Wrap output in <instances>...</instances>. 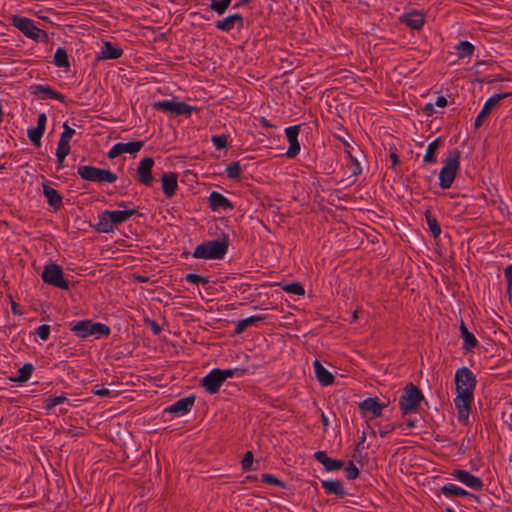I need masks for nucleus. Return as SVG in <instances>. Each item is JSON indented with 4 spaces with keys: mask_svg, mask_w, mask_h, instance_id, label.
<instances>
[{
    "mask_svg": "<svg viewBox=\"0 0 512 512\" xmlns=\"http://www.w3.org/2000/svg\"><path fill=\"white\" fill-rule=\"evenodd\" d=\"M77 173L82 179L96 183H113L117 180L116 174L110 170L90 165L78 167Z\"/></svg>",
    "mask_w": 512,
    "mask_h": 512,
    "instance_id": "nucleus-5",
    "label": "nucleus"
},
{
    "mask_svg": "<svg viewBox=\"0 0 512 512\" xmlns=\"http://www.w3.org/2000/svg\"><path fill=\"white\" fill-rule=\"evenodd\" d=\"M321 422L324 427L329 426V420H328L327 416L324 414V412L321 413Z\"/></svg>",
    "mask_w": 512,
    "mask_h": 512,
    "instance_id": "nucleus-64",
    "label": "nucleus"
},
{
    "mask_svg": "<svg viewBox=\"0 0 512 512\" xmlns=\"http://www.w3.org/2000/svg\"><path fill=\"white\" fill-rule=\"evenodd\" d=\"M11 21L13 26L20 30V32H44L42 29L35 26L31 19L26 17L15 15L11 17Z\"/></svg>",
    "mask_w": 512,
    "mask_h": 512,
    "instance_id": "nucleus-18",
    "label": "nucleus"
},
{
    "mask_svg": "<svg viewBox=\"0 0 512 512\" xmlns=\"http://www.w3.org/2000/svg\"><path fill=\"white\" fill-rule=\"evenodd\" d=\"M145 322L150 326L155 335H158L161 332V327L154 320L147 319Z\"/></svg>",
    "mask_w": 512,
    "mask_h": 512,
    "instance_id": "nucleus-56",
    "label": "nucleus"
},
{
    "mask_svg": "<svg viewBox=\"0 0 512 512\" xmlns=\"http://www.w3.org/2000/svg\"><path fill=\"white\" fill-rule=\"evenodd\" d=\"M75 134V130L71 128L67 122L63 123V133L60 136L61 140H65L67 142H70L71 138Z\"/></svg>",
    "mask_w": 512,
    "mask_h": 512,
    "instance_id": "nucleus-50",
    "label": "nucleus"
},
{
    "mask_svg": "<svg viewBox=\"0 0 512 512\" xmlns=\"http://www.w3.org/2000/svg\"><path fill=\"white\" fill-rule=\"evenodd\" d=\"M476 387V378L474 374L466 367L458 369L455 373L456 393L474 394Z\"/></svg>",
    "mask_w": 512,
    "mask_h": 512,
    "instance_id": "nucleus-7",
    "label": "nucleus"
},
{
    "mask_svg": "<svg viewBox=\"0 0 512 512\" xmlns=\"http://www.w3.org/2000/svg\"><path fill=\"white\" fill-rule=\"evenodd\" d=\"M253 464V453L251 451H247L241 461L242 469L244 471L251 470V466Z\"/></svg>",
    "mask_w": 512,
    "mask_h": 512,
    "instance_id": "nucleus-49",
    "label": "nucleus"
},
{
    "mask_svg": "<svg viewBox=\"0 0 512 512\" xmlns=\"http://www.w3.org/2000/svg\"><path fill=\"white\" fill-rule=\"evenodd\" d=\"M94 393L99 396H110L111 395V391L107 388H101L99 390L94 391Z\"/></svg>",
    "mask_w": 512,
    "mask_h": 512,
    "instance_id": "nucleus-61",
    "label": "nucleus"
},
{
    "mask_svg": "<svg viewBox=\"0 0 512 512\" xmlns=\"http://www.w3.org/2000/svg\"><path fill=\"white\" fill-rule=\"evenodd\" d=\"M394 430H395V425L391 424V423H388V424H385L382 426L379 425V428H378L379 435L381 437H385L386 435H388L389 433H391Z\"/></svg>",
    "mask_w": 512,
    "mask_h": 512,
    "instance_id": "nucleus-54",
    "label": "nucleus"
},
{
    "mask_svg": "<svg viewBox=\"0 0 512 512\" xmlns=\"http://www.w3.org/2000/svg\"><path fill=\"white\" fill-rule=\"evenodd\" d=\"M26 36L34 39V40H39L40 38H43L45 39L46 41L48 40V35L47 34H36V33H33V34H25Z\"/></svg>",
    "mask_w": 512,
    "mask_h": 512,
    "instance_id": "nucleus-60",
    "label": "nucleus"
},
{
    "mask_svg": "<svg viewBox=\"0 0 512 512\" xmlns=\"http://www.w3.org/2000/svg\"><path fill=\"white\" fill-rule=\"evenodd\" d=\"M441 492L447 496V497H450V496H458V497H466V496H471V494L466 491L465 489L455 485V484H452V483H449V484H446L444 485L442 488H441Z\"/></svg>",
    "mask_w": 512,
    "mask_h": 512,
    "instance_id": "nucleus-29",
    "label": "nucleus"
},
{
    "mask_svg": "<svg viewBox=\"0 0 512 512\" xmlns=\"http://www.w3.org/2000/svg\"><path fill=\"white\" fill-rule=\"evenodd\" d=\"M321 485L326 493L335 494L340 498L345 495V491L340 480H324L321 482Z\"/></svg>",
    "mask_w": 512,
    "mask_h": 512,
    "instance_id": "nucleus-26",
    "label": "nucleus"
},
{
    "mask_svg": "<svg viewBox=\"0 0 512 512\" xmlns=\"http://www.w3.org/2000/svg\"><path fill=\"white\" fill-rule=\"evenodd\" d=\"M154 160L151 157L143 158L137 168V178L139 183L145 186H151L153 182L152 168Z\"/></svg>",
    "mask_w": 512,
    "mask_h": 512,
    "instance_id": "nucleus-9",
    "label": "nucleus"
},
{
    "mask_svg": "<svg viewBox=\"0 0 512 512\" xmlns=\"http://www.w3.org/2000/svg\"><path fill=\"white\" fill-rule=\"evenodd\" d=\"M42 279L45 283L57 288L68 290L69 282L64 279L61 267L55 263H50L44 267Z\"/></svg>",
    "mask_w": 512,
    "mask_h": 512,
    "instance_id": "nucleus-6",
    "label": "nucleus"
},
{
    "mask_svg": "<svg viewBox=\"0 0 512 512\" xmlns=\"http://www.w3.org/2000/svg\"><path fill=\"white\" fill-rule=\"evenodd\" d=\"M194 402L195 396H187L177 400L173 405L168 407L166 411L177 415H184L192 409Z\"/></svg>",
    "mask_w": 512,
    "mask_h": 512,
    "instance_id": "nucleus-16",
    "label": "nucleus"
},
{
    "mask_svg": "<svg viewBox=\"0 0 512 512\" xmlns=\"http://www.w3.org/2000/svg\"><path fill=\"white\" fill-rule=\"evenodd\" d=\"M70 330L80 338H86L88 336H108L110 334V328L106 324L95 323L92 320H82L73 324Z\"/></svg>",
    "mask_w": 512,
    "mask_h": 512,
    "instance_id": "nucleus-4",
    "label": "nucleus"
},
{
    "mask_svg": "<svg viewBox=\"0 0 512 512\" xmlns=\"http://www.w3.org/2000/svg\"><path fill=\"white\" fill-rule=\"evenodd\" d=\"M265 318L262 316H250L248 318L238 321L235 327V333L241 334L247 327L254 325L259 321H263Z\"/></svg>",
    "mask_w": 512,
    "mask_h": 512,
    "instance_id": "nucleus-33",
    "label": "nucleus"
},
{
    "mask_svg": "<svg viewBox=\"0 0 512 512\" xmlns=\"http://www.w3.org/2000/svg\"><path fill=\"white\" fill-rule=\"evenodd\" d=\"M121 146L123 153L135 154L142 149V147L144 146V142L133 141L128 143H121Z\"/></svg>",
    "mask_w": 512,
    "mask_h": 512,
    "instance_id": "nucleus-38",
    "label": "nucleus"
},
{
    "mask_svg": "<svg viewBox=\"0 0 512 512\" xmlns=\"http://www.w3.org/2000/svg\"><path fill=\"white\" fill-rule=\"evenodd\" d=\"M114 229L115 227L111 219L110 211L105 210L101 214H99L98 222L95 225V230L100 233H110L113 232Z\"/></svg>",
    "mask_w": 512,
    "mask_h": 512,
    "instance_id": "nucleus-22",
    "label": "nucleus"
},
{
    "mask_svg": "<svg viewBox=\"0 0 512 512\" xmlns=\"http://www.w3.org/2000/svg\"><path fill=\"white\" fill-rule=\"evenodd\" d=\"M425 218L431 233L435 238H437L441 233V227L438 221L429 210L425 211Z\"/></svg>",
    "mask_w": 512,
    "mask_h": 512,
    "instance_id": "nucleus-35",
    "label": "nucleus"
},
{
    "mask_svg": "<svg viewBox=\"0 0 512 512\" xmlns=\"http://www.w3.org/2000/svg\"><path fill=\"white\" fill-rule=\"evenodd\" d=\"M390 158L392 161V168H395L399 164V157L395 152H391Z\"/></svg>",
    "mask_w": 512,
    "mask_h": 512,
    "instance_id": "nucleus-63",
    "label": "nucleus"
},
{
    "mask_svg": "<svg viewBox=\"0 0 512 512\" xmlns=\"http://www.w3.org/2000/svg\"><path fill=\"white\" fill-rule=\"evenodd\" d=\"M44 131V129H39L38 127L28 129V137L34 146L39 147L41 145V137Z\"/></svg>",
    "mask_w": 512,
    "mask_h": 512,
    "instance_id": "nucleus-39",
    "label": "nucleus"
},
{
    "mask_svg": "<svg viewBox=\"0 0 512 512\" xmlns=\"http://www.w3.org/2000/svg\"><path fill=\"white\" fill-rule=\"evenodd\" d=\"M36 334L39 336L41 340L46 341L50 335V326L46 324L40 325L36 329Z\"/></svg>",
    "mask_w": 512,
    "mask_h": 512,
    "instance_id": "nucleus-51",
    "label": "nucleus"
},
{
    "mask_svg": "<svg viewBox=\"0 0 512 512\" xmlns=\"http://www.w3.org/2000/svg\"><path fill=\"white\" fill-rule=\"evenodd\" d=\"M123 55V49L112 44L110 41H103L100 52L97 53L95 60L97 62L110 59H118Z\"/></svg>",
    "mask_w": 512,
    "mask_h": 512,
    "instance_id": "nucleus-10",
    "label": "nucleus"
},
{
    "mask_svg": "<svg viewBox=\"0 0 512 512\" xmlns=\"http://www.w3.org/2000/svg\"><path fill=\"white\" fill-rule=\"evenodd\" d=\"M283 290L287 293H293L295 295L302 296L305 294V290L300 283H289L283 286Z\"/></svg>",
    "mask_w": 512,
    "mask_h": 512,
    "instance_id": "nucleus-44",
    "label": "nucleus"
},
{
    "mask_svg": "<svg viewBox=\"0 0 512 512\" xmlns=\"http://www.w3.org/2000/svg\"><path fill=\"white\" fill-rule=\"evenodd\" d=\"M69 153H70L69 142L59 139L57 150H56L57 163H58L59 167H63L64 160Z\"/></svg>",
    "mask_w": 512,
    "mask_h": 512,
    "instance_id": "nucleus-31",
    "label": "nucleus"
},
{
    "mask_svg": "<svg viewBox=\"0 0 512 512\" xmlns=\"http://www.w3.org/2000/svg\"><path fill=\"white\" fill-rule=\"evenodd\" d=\"M220 377V369H213L202 379V386L209 394H215L219 391L223 384Z\"/></svg>",
    "mask_w": 512,
    "mask_h": 512,
    "instance_id": "nucleus-12",
    "label": "nucleus"
},
{
    "mask_svg": "<svg viewBox=\"0 0 512 512\" xmlns=\"http://www.w3.org/2000/svg\"><path fill=\"white\" fill-rule=\"evenodd\" d=\"M505 279L507 282V294L511 295L512 291V264L508 265L504 270Z\"/></svg>",
    "mask_w": 512,
    "mask_h": 512,
    "instance_id": "nucleus-53",
    "label": "nucleus"
},
{
    "mask_svg": "<svg viewBox=\"0 0 512 512\" xmlns=\"http://www.w3.org/2000/svg\"><path fill=\"white\" fill-rule=\"evenodd\" d=\"M473 395L470 393H456L454 399L455 407L458 412V420L460 422H467L469 418L471 404L473 402Z\"/></svg>",
    "mask_w": 512,
    "mask_h": 512,
    "instance_id": "nucleus-8",
    "label": "nucleus"
},
{
    "mask_svg": "<svg viewBox=\"0 0 512 512\" xmlns=\"http://www.w3.org/2000/svg\"><path fill=\"white\" fill-rule=\"evenodd\" d=\"M54 64L57 67L67 68L69 67V60L67 52L64 48H58L54 54Z\"/></svg>",
    "mask_w": 512,
    "mask_h": 512,
    "instance_id": "nucleus-36",
    "label": "nucleus"
},
{
    "mask_svg": "<svg viewBox=\"0 0 512 512\" xmlns=\"http://www.w3.org/2000/svg\"><path fill=\"white\" fill-rule=\"evenodd\" d=\"M231 0H212L211 9L218 14H222L230 5Z\"/></svg>",
    "mask_w": 512,
    "mask_h": 512,
    "instance_id": "nucleus-45",
    "label": "nucleus"
},
{
    "mask_svg": "<svg viewBox=\"0 0 512 512\" xmlns=\"http://www.w3.org/2000/svg\"><path fill=\"white\" fill-rule=\"evenodd\" d=\"M65 401H66V397L64 394L60 395V396L49 397L44 402L45 403L44 408L49 411V410H52L57 405L64 403Z\"/></svg>",
    "mask_w": 512,
    "mask_h": 512,
    "instance_id": "nucleus-42",
    "label": "nucleus"
},
{
    "mask_svg": "<svg viewBox=\"0 0 512 512\" xmlns=\"http://www.w3.org/2000/svg\"><path fill=\"white\" fill-rule=\"evenodd\" d=\"M34 370V367L30 363L24 364L19 370L18 375L13 378L12 380L15 382H26L30 379L32 372Z\"/></svg>",
    "mask_w": 512,
    "mask_h": 512,
    "instance_id": "nucleus-34",
    "label": "nucleus"
},
{
    "mask_svg": "<svg viewBox=\"0 0 512 512\" xmlns=\"http://www.w3.org/2000/svg\"><path fill=\"white\" fill-rule=\"evenodd\" d=\"M43 193L51 207L58 210L62 206V197L57 190L47 184H43Z\"/></svg>",
    "mask_w": 512,
    "mask_h": 512,
    "instance_id": "nucleus-24",
    "label": "nucleus"
},
{
    "mask_svg": "<svg viewBox=\"0 0 512 512\" xmlns=\"http://www.w3.org/2000/svg\"><path fill=\"white\" fill-rule=\"evenodd\" d=\"M385 407L386 404L379 403L376 397H369L359 404V409L362 412H369L373 417H380Z\"/></svg>",
    "mask_w": 512,
    "mask_h": 512,
    "instance_id": "nucleus-15",
    "label": "nucleus"
},
{
    "mask_svg": "<svg viewBox=\"0 0 512 512\" xmlns=\"http://www.w3.org/2000/svg\"><path fill=\"white\" fill-rule=\"evenodd\" d=\"M175 102L170 100L157 101L153 103V108L162 112H170L173 114Z\"/></svg>",
    "mask_w": 512,
    "mask_h": 512,
    "instance_id": "nucleus-41",
    "label": "nucleus"
},
{
    "mask_svg": "<svg viewBox=\"0 0 512 512\" xmlns=\"http://www.w3.org/2000/svg\"><path fill=\"white\" fill-rule=\"evenodd\" d=\"M227 250V240H210L196 246L193 257L199 259H223Z\"/></svg>",
    "mask_w": 512,
    "mask_h": 512,
    "instance_id": "nucleus-2",
    "label": "nucleus"
},
{
    "mask_svg": "<svg viewBox=\"0 0 512 512\" xmlns=\"http://www.w3.org/2000/svg\"><path fill=\"white\" fill-rule=\"evenodd\" d=\"M400 22L412 30H419L424 24V15L420 12L408 13L400 17Z\"/></svg>",
    "mask_w": 512,
    "mask_h": 512,
    "instance_id": "nucleus-21",
    "label": "nucleus"
},
{
    "mask_svg": "<svg viewBox=\"0 0 512 512\" xmlns=\"http://www.w3.org/2000/svg\"><path fill=\"white\" fill-rule=\"evenodd\" d=\"M299 130V125L290 126L285 129V134L289 141V148L286 151V156L289 158H294L300 151V144L298 142Z\"/></svg>",
    "mask_w": 512,
    "mask_h": 512,
    "instance_id": "nucleus-11",
    "label": "nucleus"
},
{
    "mask_svg": "<svg viewBox=\"0 0 512 512\" xmlns=\"http://www.w3.org/2000/svg\"><path fill=\"white\" fill-rule=\"evenodd\" d=\"M216 28L220 30L242 29L243 18L240 14H233L221 21H217Z\"/></svg>",
    "mask_w": 512,
    "mask_h": 512,
    "instance_id": "nucleus-20",
    "label": "nucleus"
},
{
    "mask_svg": "<svg viewBox=\"0 0 512 512\" xmlns=\"http://www.w3.org/2000/svg\"><path fill=\"white\" fill-rule=\"evenodd\" d=\"M185 279L187 282L189 283H194V284H207L209 282L208 278L206 277H203L201 275H198V274H193V273H189L185 276Z\"/></svg>",
    "mask_w": 512,
    "mask_h": 512,
    "instance_id": "nucleus-46",
    "label": "nucleus"
},
{
    "mask_svg": "<svg viewBox=\"0 0 512 512\" xmlns=\"http://www.w3.org/2000/svg\"><path fill=\"white\" fill-rule=\"evenodd\" d=\"M212 142L217 149H224L227 147V138L225 135L213 136Z\"/></svg>",
    "mask_w": 512,
    "mask_h": 512,
    "instance_id": "nucleus-52",
    "label": "nucleus"
},
{
    "mask_svg": "<svg viewBox=\"0 0 512 512\" xmlns=\"http://www.w3.org/2000/svg\"><path fill=\"white\" fill-rule=\"evenodd\" d=\"M31 88H32V93L35 94V95L39 94V93H43V94H45L49 98L58 100L60 102H64L65 101V96L63 94L53 90L49 86L35 85V86H32Z\"/></svg>",
    "mask_w": 512,
    "mask_h": 512,
    "instance_id": "nucleus-27",
    "label": "nucleus"
},
{
    "mask_svg": "<svg viewBox=\"0 0 512 512\" xmlns=\"http://www.w3.org/2000/svg\"><path fill=\"white\" fill-rule=\"evenodd\" d=\"M453 475L460 482L473 490H481L483 487V483L479 477H476L465 470H455Z\"/></svg>",
    "mask_w": 512,
    "mask_h": 512,
    "instance_id": "nucleus-14",
    "label": "nucleus"
},
{
    "mask_svg": "<svg viewBox=\"0 0 512 512\" xmlns=\"http://www.w3.org/2000/svg\"><path fill=\"white\" fill-rule=\"evenodd\" d=\"M227 176L230 179H237L241 174V166L239 162H232L226 167Z\"/></svg>",
    "mask_w": 512,
    "mask_h": 512,
    "instance_id": "nucleus-43",
    "label": "nucleus"
},
{
    "mask_svg": "<svg viewBox=\"0 0 512 512\" xmlns=\"http://www.w3.org/2000/svg\"><path fill=\"white\" fill-rule=\"evenodd\" d=\"M314 457L325 467L327 471L339 470L344 466V462L342 460L330 458L327 456L325 451L315 452Z\"/></svg>",
    "mask_w": 512,
    "mask_h": 512,
    "instance_id": "nucleus-17",
    "label": "nucleus"
},
{
    "mask_svg": "<svg viewBox=\"0 0 512 512\" xmlns=\"http://www.w3.org/2000/svg\"><path fill=\"white\" fill-rule=\"evenodd\" d=\"M137 213L136 209L123 210V211H110L111 219L114 227L126 222L131 216Z\"/></svg>",
    "mask_w": 512,
    "mask_h": 512,
    "instance_id": "nucleus-28",
    "label": "nucleus"
},
{
    "mask_svg": "<svg viewBox=\"0 0 512 512\" xmlns=\"http://www.w3.org/2000/svg\"><path fill=\"white\" fill-rule=\"evenodd\" d=\"M423 398L421 390L416 385L413 383L407 384L399 399V407L402 413L407 414L417 411Z\"/></svg>",
    "mask_w": 512,
    "mask_h": 512,
    "instance_id": "nucleus-3",
    "label": "nucleus"
},
{
    "mask_svg": "<svg viewBox=\"0 0 512 512\" xmlns=\"http://www.w3.org/2000/svg\"><path fill=\"white\" fill-rule=\"evenodd\" d=\"M122 153L123 152H122L121 143H117L108 152V157L110 159H114V158L118 157L119 155H121Z\"/></svg>",
    "mask_w": 512,
    "mask_h": 512,
    "instance_id": "nucleus-55",
    "label": "nucleus"
},
{
    "mask_svg": "<svg viewBox=\"0 0 512 512\" xmlns=\"http://www.w3.org/2000/svg\"><path fill=\"white\" fill-rule=\"evenodd\" d=\"M460 333L463 338V348L466 351H470L473 348L478 346L477 339L471 332H469V330L467 329V327L463 321H461V323H460Z\"/></svg>",
    "mask_w": 512,
    "mask_h": 512,
    "instance_id": "nucleus-25",
    "label": "nucleus"
},
{
    "mask_svg": "<svg viewBox=\"0 0 512 512\" xmlns=\"http://www.w3.org/2000/svg\"><path fill=\"white\" fill-rule=\"evenodd\" d=\"M455 50L457 51L459 58H465L473 55L475 47L468 41H460L455 46Z\"/></svg>",
    "mask_w": 512,
    "mask_h": 512,
    "instance_id": "nucleus-32",
    "label": "nucleus"
},
{
    "mask_svg": "<svg viewBox=\"0 0 512 512\" xmlns=\"http://www.w3.org/2000/svg\"><path fill=\"white\" fill-rule=\"evenodd\" d=\"M460 151L452 149L448 152L439 173L440 187L448 189L451 187L460 165Z\"/></svg>",
    "mask_w": 512,
    "mask_h": 512,
    "instance_id": "nucleus-1",
    "label": "nucleus"
},
{
    "mask_svg": "<svg viewBox=\"0 0 512 512\" xmlns=\"http://www.w3.org/2000/svg\"><path fill=\"white\" fill-rule=\"evenodd\" d=\"M46 121H47V116L45 113H40L38 115V119H37V126L39 129H44L45 130V126H46Z\"/></svg>",
    "mask_w": 512,
    "mask_h": 512,
    "instance_id": "nucleus-57",
    "label": "nucleus"
},
{
    "mask_svg": "<svg viewBox=\"0 0 512 512\" xmlns=\"http://www.w3.org/2000/svg\"><path fill=\"white\" fill-rule=\"evenodd\" d=\"M314 369L317 380L323 386H328L334 383V376L325 369L319 360L314 361Z\"/></svg>",
    "mask_w": 512,
    "mask_h": 512,
    "instance_id": "nucleus-23",
    "label": "nucleus"
},
{
    "mask_svg": "<svg viewBox=\"0 0 512 512\" xmlns=\"http://www.w3.org/2000/svg\"><path fill=\"white\" fill-rule=\"evenodd\" d=\"M209 206L213 211H216L220 208L222 209H232L233 204L226 198L224 195L217 191L211 192L209 196Z\"/></svg>",
    "mask_w": 512,
    "mask_h": 512,
    "instance_id": "nucleus-19",
    "label": "nucleus"
},
{
    "mask_svg": "<svg viewBox=\"0 0 512 512\" xmlns=\"http://www.w3.org/2000/svg\"><path fill=\"white\" fill-rule=\"evenodd\" d=\"M194 109V107L184 102H175L173 114L190 116Z\"/></svg>",
    "mask_w": 512,
    "mask_h": 512,
    "instance_id": "nucleus-40",
    "label": "nucleus"
},
{
    "mask_svg": "<svg viewBox=\"0 0 512 512\" xmlns=\"http://www.w3.org/2000/svg\"><path fill=\"white\" fill-rule=\"evenodd\" d=\"M441 144V138H436L434 141H432L426 150V153L424 155L423 161L426 164H432L436 162V152Z\"/></svg>",
    "mask_w": 512,
    "mask_h": 512,
    "instance_id": "nucleus-30",
    "label": "nucleus"
},
{
    "mask_svg": "<svg viewBox=\"0 0 512 512\" xmlns=\"http://www.w3.org/2000/svg\"><path fill=\"white\" fill-rule=\"evenodd\" d=\"M346 476L348 479L353 480L359 476V470L352 461H349L345 468Z\"/></svg>",
    "mask_w": 512,
    "mask_h": 512,
    "instance_id": "nucleus-47",
    "label": "nucleus"
},
{
    "mask_svg": "<svg viewBox=\"0 0 512 512\" xmlns=\"http://www.w3.org/2000/svg\"><path fill=\"white\" fill-rule=\"evenodd\" d=\"M438 107H445L447 105V99L444 96H439L435 103Z\"/></svg>",
    "mask_w": 512,
    "mask_h": 512,
    "instance_id": "nucleus-62",
    "label": "nucleus"
},
{
    "mask_svg": "<svg viewBox=\"0 0 512 512\" xmlns=\"http://www.w3.org/2000/svg\"><path fill=\"white\" fill-rule=\"evenodd\" d=\"M234 374V370H231V369H226V370H221L220 369V377L222 378V382H224L227 378L229 377H232Z\"/></svg>",
    "mask_w": 512,
    "mask_h": 512,
    "instance_id": "nucleus-58",
    "label": "nucleus"
},
{
    "mask_svg": "<svg viewBox=\"0 0 512 512\" xmlns=\"http://www.w3.org/2000/svg\"><path fill=\"white\" fill-rule=\"evenodd\" d=\"M261 480H262V482H264L266 484H272V485H275L278 487H284L283 482L271 474H263Z\"/></svg>",
    "mask_w": 512,
    "mask_h": 512,
    "instance_id": "nucleus-48",
    "label": "nucleus"
},
{
    "mask_svg": "<svg viewBox=\"0 0 512 512\" xmlns=\"http://www.w3.org/2000/svg\"><path fill=\"white\" fill-rule=\"evenodd\" d=\"M177 179L178 175L174 172H167L163 174L161 178L162 190L167 198H172L175 195L178 189Z\"/></svg>",
    "mask_w": 512,
    "mask_h": 512,
    "instance_id": "nucleus-13",
    "label": "nucleus"
},
{
    "mask_svg": "<svg viewBox=\"0 0 512 512\" xmlns=\"http://www.w3.org/2000/svg\"><path fill=\"white\" fill-rule=\"evenodd\" d=\"M512 96V92H503L494 94L489 99L486 100L484 103V106H486L489 110L492 111V109L503 99Z\"/></svg>",
    "mask_w": 512,
    "mask_h": 512,
    "instance_id": "nucleus-37",
    "label": "nucleus"
},
{
    "mask_svg": "<svg viewBox=\"0 0 512 512\" xmlns=\"http://www.w3.org/2000/svg\"><path fill=\"white\" fill-rule=\"evenodd\" d=\"M485 119H486V117L479 113L474 122L475 128H479L483 124Z\"/></svg>",
    "mask_w": 512,
    "mask_h": 512,
    "instance_id": "nucleus-59",
    "label": "nucleus"
}]
</instances>
